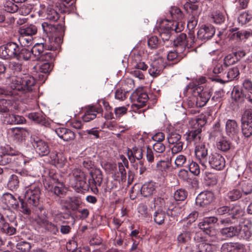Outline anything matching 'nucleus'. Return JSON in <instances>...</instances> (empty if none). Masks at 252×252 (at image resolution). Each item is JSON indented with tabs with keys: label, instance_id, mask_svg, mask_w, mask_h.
Instances as JSON below:
<instances>
[{
	"label": "nucleus",
	"instance_id": "nucleus-1",
	"mask_svg": "<svg viewBox=\"0 0 252 252\" xmlns=\"http://www.w3.org/2000/svg\"><path fill=\"white\" fill-rule=\"evenodd\" d=\"M24 185L26 187L25 199L32 208H38L41 212L43 207L40 203L41 189L37 183L27 182L24 180Z\"/></svg>",
	"mask_w": 252,
	"mask_h": 252
},
{
	"label": "nucleus",
	"instance_id": "nucleus-2",
	"mask_svg": "<svg viewBox=\"0 0 252 252\" xmlns=\"http://www.w3.org/2000/svg\"><path fill=\"white\" fill-rule=\"evenodd\" d=\"M184 28L181 22L165 19L162 20L159 24L158 32L163 41H168L174 32H181Z\"/></svg>",
	"mask_w": 252,
	"mask_h": 252
},
{
	"label": "nucleus",
	"instance_id": "nucleus-3",
	"mask_svg": "<svg viewBox=\"0 0 252 252\" xmlns=\"http://www.w3.org/2000/svg\"><path fill=\"white\" fill-rule=\"evenodd\" d=\"M61 40L59 38L53 41L52 38L44 40V42L36 43L32 48L31 52L32 61H38L45 50L55 51L60 48Z\"/></svg>",
	"mask_w": 252,
	"mask_h": 252
},
{
	"label": "nucleus",
	"instance_id": "nucleus-4",
	"mask_svg": "<svg viewBox=\"0 0 252 252\" xmlns=\"http://www.w3.org/2000/svg\"><path fill=\"white\" fill-rule=\"evenodd\" d=\"M35 84L34 78L29 74H24L12 79L10 87L24 93L32 91Z\"/></svg>",
	"mask_w": 252,
	"mask_h": 252
},
{
	"label": "nucleus",
	"instance_id": "nucleus-5",
	"mask_svg": "<svg viewBox=\"0 0 252 252\" xmlns=\"http://www.w3.org/2000/svg\"><path fill=\"white\" fill-rule=\"evenodd\" d=\"M70 217L74 219L70 214H67V216L65 217L63 213H60L55 216L54 218L55 222L49 221L46 218L41 217H39L36 220V222L46 232L51 235H57L59 233V227L57 223L58 221H62V219H68Z\"/></svg>",
	"mask_w": 252,
	"mask_h": 252
},
{
	"label": "nucleus",
	"instance_id": "nucleus-6",
	"mask_svg": "<svg viewBox=\"0 0 252 252\" xmlns=\"http://www.w3.org/2000/svg\"><path fill=\"white\" fill-rule=\"evenodd\" d=\"M187 89H193L194 95L196 98V105L197 107L204 106L209 100L211 97L210 89L204 88L203 86L196 85L193 83H190L187 87Z\"/></svg>",
	"mask_w": 252,
	"mask_h": 252
},
{
	"label": "nucleus",
	"instance_id": "nucleus-7",
	"mask_svg": "<svg viewBox=\"0 0 252 252\" xmlns=\"http://www.w3.org/2000/svg\"><path fill=\"white\" fill-rule=\"evenodd\" d=\"M73 181H71L70 185L78 192H84L90 189L89 179H87V175L80 169L75 168L72 170Z\"/></svg>",
	"mask_w": 252,
	"mask_h": 252
},
{
	"label": "nucleus",
	"instance_id": "nucleus-8",
	"mask_svg": "<svg viewBox=\"0 0 252 252\" xmlns=\"http://www.w3.org/2000/svg\"><path fill=\"white\" fill-rule=\"evenodd\" d=\"M189 34V37L187 38L186 33H181L174 39L173 45L177 49V52L186 54L189 52V48L192 47L195 42V36L191 33L190 31Z\"/></svg>",
	"mask_w": 252,
	"mask_h": 252
},
{
	"label": "nucleus",
	"instance_id": "nucleus-9",
	"mask_svg": "<svg viewBox=\"0 0 252 252\" xmlns=\"http://www.w3.org/2000/svg\"><path fill=\"white\" fill-rule=\"evenodd\" d=\"M41 26L43 32L46 35L45 40H48L50 38H52L54 41L55 38H59L61 40L60 45H61L63 42V39L60 35V32L63 28L62 25H52L47 22H43Z\"/></svg>",
	"mask_w": 252,
	"mask_h": 252
},
{
	"label": "nucleus",
	"instance_id": "nucleus-10",
	"mask_svg": "<svg viewBox=\"0 0 252 252\" xmlns=\"http://www.w3.org/2000/svg\"><path fill=\"white\" fill-rule=\"evenodd\" d=\"M168 143L174 146L171 152L175 154L181 152L183 149L184 142L181 141V135L175 130H169L166 136Z\"/></svg>",
	"mask_w": 252,
	"mask_h": 252
},
{
	"label": "nucleus",
	"instance_id": "nucleus-11",
	"mask_svg": "<svg viewBox=\"0 0 252 252\" xmlns=\"http://www.w3.org/2000/svg\"><path fill=\"white\" fill-rule=\"evenodd\" d=\"M218 220L216 217H209L204 219L198 224L199 227L207 235L212 238L213 241H215L216 232L214 228V224Z\"/></svg>",
	"mask_w": 252,
	"mask_h": 252
},
{
	"label": "nucleus",
	"instance_id": "nucleus-12",
	"mask_svg": "<svg viewBox=\"0 0 252 252\" xmlns=\"http://www.w3.org/2000/svg\"><path fill=\"white\" fill-rule=\"evenodd\" d=\"M19 47L14 42H9L0 46V57L3 59L16 58Z\"/></svg>",
	"mask_w": 252,
	"mask_h": 252
},
{
	"label": "nucleus",
	"instance_id": "nucleus-13",
	"mask_svg": "<svg viewBox=\"0 0 252 252\" xmlns=\"http://www.w3.org/2000/svg\"><path fill=\"white\" fill-rule=\"evenodd\" d=\"M31 142L36 153L40 156H46L50 154V148L47 142L37 136L32 135Z\"/></svg>",
	"mask_w": 252,
	"mask_h": 252
},
{
	"label": "nucleus",
	"instance_id": "nucleus-14",
	"mask_svg": "<svg viewBox=\"0 0 252 252\" xmlns=\"http://www.w3.org/2000/svg\"><path fill=\"white\" fill-rule=\"evenodd\" d=\"M89 179L91 190L95 194L98 193V187H100L103 180L102 172L98 168L93 169L90 172Z\"/></svg>",
	"mask_w": 252,
	"mask_h": 252
},
{
	"label": "nucleus",
	"instance_id": "nucleus-15",
	"mask_svg": "<svg viewBox=\"0 0 252 252\" xmlns=\"http://www.w3.org/2000/svg\"><path fill=\"white\" fill-rule=\"evenodd\" d=\"M229 215L230 216L231 220L230 219H224L220 220L222 224H230V223H235L240 220L241 217L244 214V211L240 205H236L230 207Z\"/></svg>",
	"mask_w": 252,
	"mask_h": 252
},
{
	"label": "nucleus",
	"instance_id": "nucleus-16",
	"mask_svg": "<svg viewBox=\"0 0 252 252\" xmlns=\"http://www.w3.org/2000/svg\"><path fill=\"white\" fill-rule=\"evenodd\" d=\"M242 65H238L236 67H233L230 68L226 75L227 80H223V79L225 78V74H222L219 76H212L210 78L213 81L224 84L238 77L240 74L239 69L242 68Z\"/></svg>",
	"mask_w": 252,
	"mask_h": 252
},
{
	"label": "nucleus",
	"instance_id": "nucleus-17",
	"mask_svg": "<svg viewBox=\"0 0 252 252\" xmlns=\"http://www.w3.org/2000/svg\"><path fill=\"white\" fill-rule=\"evenodd\" d=\"M225 165V159L221 155L214 153L209 156L207 161V167L209 165L212 168L220 170L224 167Z\"/></svg>",
	"mask_w": 252,
	"mask_h": 252
},
{
	"label": "nucleus",
	"instance_id": "nucleus-18",
	"mask_svg": "<svg viewBox=\"0 0 252 252\" xmlns=\"http://www.w3.org/2000/svg\"><path fill=\"white\" fill-rule=\"evenodd\" d=\"M196 158L198 162L205 169L207 168V161L209 158L208 148L204 143L196 145L194 149Z\"/></svg>",
	"mask_w": 252,
	"mask_h": 252
},
{
	"label": "nucleus",
	"instance_id": "nucleus-19",
	"mask_svg": "<svg viewBox=\"0 0 252 252\" xmlns=\"http://www.w3.org/2000/svg\"><path fill=\"white\" fill-rule=\"evenodd\" d=\"M242 131L246 137L252 135V110L245 111L242 123Z\"/></svg>",
	"mask_w": 252,
	"mask_h": 252
},
{
	"label": "nucleus",
	"instance_id": "nucleus-20",
	"mask_svg": "<svg viewBox=\"0 0 252 252\" xmlns=\"http://www.w3.org/2000/svg\"><path fill=\"white\" fill-rule=\"evenodd\" d=\"M215 33V29L212 25L201 26L197 32V37L198 40L205 42L210 39Z\"/></svg>",
	"mask_w": 252,
	"mask_h": 252
},
{
	"label": "nucleus",
	"instance_id": "nucleus-21",
	"mask_svg": "<svg viewBox=\"0 0 252 252\" xmlns=\"http://www.w3.org/2000/svg\"><path fill=\"white\" fill-rule=\"evenodd\" d=\"M214 199L213 193L211 191H206L200 193L196 198V204L201 207L210 204Z\"/></svg>",
	"mask_w": 252,
	"mask_h": 252
},
{
	"label": "nucleus",
	"instance_id": "nucleus-22",
	"mask_svg": "<svg viewBox=\"0 0 252 252\" xmlns=\"http://www.w3.org/2000/svg\"><path fill=\"white\" fill-rule=\"evenodd\" d=\"M165 66L163 59L158 58L151 64L149 72L151 75L156 77L162 72Z\"/></svg>",
	"mask_w": 252,
	"mask_h": 252
},
{
	"label": "nucleus",
	"instance_id": "nucleus-23",
	"mask_svg": "<svg viewBox=\"0 0 252 252\" xmlns=\"http://www.w3.org/2000/svg\"><path fill=\"white\" fill-rule=\"evenodd\" d=\"M1 201L8 208H12L13 209L19 208V201L11 193H4L1 197Z\"/></svg>",
	"mask_w": 252,
	"mask_h": 252
},
{
	"label": "nucleus",
	"instance_id": "nucleus-24",
	"mask_svg": "<svg viewBox=\"0 0 252 252\" xmlns=\"http://www.w3.org/2000/svg\"><path fill=\"white\" fill-rule=\"evenodd\" d=\"M55 132L58 136L64 141H72L75 138V134L70 129L61 127L56 129Z\"/></svg>",
	"mask_w": 252,
	"mask_h": 252
},
{
	"label": "nucleus",
	"instance_id": "nucleus-25",
	"mask_svg": "<svg viewBox=\"0 0 252 252\" xmlns=\"http://www.w3.org/2000/svg\"><path fill=\"white\" fill-rule=\"evenodd\" d=\"M102 109L101 107L96 106H89L85 114L82 117V119L85 122H89L94 120L96 117V113H101Z\"/></svg>",
	"mask_w": 252,
	"mask_h": 252
},
{
	"label": "nucleus",
	"instance_id": "nucleus-26",
	"mask_svg": "<svg viewBox=\"0 0 252 252\" xmlns=\"http://www.w3.org/2000/svg\"><path fill=\"white\" fill-rule=\"evenodd\" d=\"M238 187L241 191L243 196H247L252 193V182L250 181H243L239 183ZM246 202L250 201V198L248 196L244 198Z\"/></svg>",
	"mask_w": 252,
	"mask_h": 252
},
{
	"label": "nucleus",
	"instance_id": "nucleus-27",
	"mask_svg": "<svg viewBox=\"0 0 252 252\" xmlns=\"http://www.w3.org/2000/svg\"><path fill=\"white\" fill-rule=\"evenodd\" d=\"M156 183L149 181L144 183L141 188V193L145 197L153 195L156 192Z\"/></svg>",
	"mask_w": 252,
	"mask_h": 252
},
{
	"label": "nucleus",
	"instance_id": "nucleus-28",
	"mask_svg": "<svg viewBox=\"0 0 252 252\" xmlns=\"http://www.w3.org/2000/svg\"><path fill=\"white\" fill-rule=\"evenodd\" d=\"M225 130L227 134L231 137H234L239 132V128L235 120H228L225 124Z\"/></svg>",
	"mask_w": 252,
	"mask_h": 252
},
{
	"label": "nucleus",
	"instance_id": "nucleus-29",
	"mask_svg": "<svg viewBox=\"0 0 252 252\" xmlns=\"http://www.w3.org/2000/svg\"><path fill=\"white\" fill-rule=\"evenodd\" d=\"M220 235L225 239L236 236L238 234V226H226L220 230Z\"/></svg>",
	"mask_w": 252,
	"mask_h": 252
},
{
	"label": "nucleus",
	"instance_id": "nucleus-30",
	"mask_svg": "<svg viewBox=\"0 0 252 252\" xmlns=\"http://www.w3.org/2000/svg\"><path fill=\"white\" fill-rule=\"evenodd\" d=\"M244 245L239 243H225L221 247V252H238L243 250Z\"/></svg>",
	"mask_w": 252,
	"mask_h": 252
},
{
	"label": "nucleus",
	"instance_id": "nucleus-31",
	"mask_svg": "<svg viewBox=\"0 0 252 252\" xmlns=\"http://www.w3.org/2000/svg\"><path fill=\"white\" fill-rule=\"evenodd\" d=\"M201 132L202 129L201 128L190 131L189 133L186 134V140L189 143L193 142L194 145L197 144L200 140Z\"/></svg>",
	"mask_w": 252,
	"mask_h": 252
},
{
	"label": "nucleus",
	"instance_id": "nucleus-32",
	"mask_svg": "<svg viewBox=\"0 0 252 252\" xmlns=\"http://www.w3.org/2000/svg\"><path fill=\"white\" fill-rule=\"evenodd\" d=\"M13 223H8L5 220L0 226V232L7 236H11L16 234L17 230L16 227L13 226ZM15 226H17L16 222H14Z\"/></svg>",
	"mask_w": 252,
	"mask_h": 252
},
{
	"label": "nucleus",
	"instance_id": "nucleus-33",
	"mask_svg": "<svg viewBox=\"0 0 252 252\" xmlns=\"http://www.w3.org/2000/svg\"><path fill=\"white\" fill-rule=\"evenodd\" d=\"M133 96L136 97V103H135V105L138 108H141L144 106L149 99L148 94L146 93L141 92V91H138L134 92L133 94Z\"/></svg>",
	"mask_w": 252,
	"mask_h": 252
},
{
	"label": "nucleus",
	"instance_id": "nucleus-34",
	"mask_svg": "<svg viewBox=\"0 0 252 252\" xmlns=\"http://www.w3.org/2000/svg\"><path fill=\"white\" fill-rule=\"evenodd\" d=\"M243 197L241 190L237 187L229 190L225 194V200L235 201Z\"/></svg>",
	"mask_w": 252,
	"mask_h": 252
},
{
	"label": "nucleus",
	"instance_id": "nucleus-35",
	"mask_svg": "<svg viewBox=\"0 0 252 252\" xmlns=\"http://www.w3.org/2000/svg\"><path fill=\"white\" fill-rule=\"evenodd\" d=\"M131 63L133 68L135 69L145 71L148 68L147 65L144 62L141 61V56L139 54H134L132 56Z\"/></svg>",
	"mask_w": 252,
	"mask_h": 252
},
{
	"label": "nucleus",
	"instance_id": "nucleus-36",
	"mask_svg": "<svg viewBox=\"0 0 252 252\" xmlns=\"http://www.w3.org/2000/svg\"><path fill=\"white\" fill-rule=\"evenodd\" d=\"M19 202H20V206H19L20 211L25 215L28 216H30L34 210L36 211L38 208H32V206L27 202L25 199H23L19 197Z\"/></svg>",
	"mask_w": 252,
	"mask_h": 252
},
{
	"label": "nucleus",
	"instance_id": "nucleus-37",
	"mask_svg": "<svg viewBox=\"0 0 252 252\" xmlns=\"http://www.w3.org/2000/svg\"><path fill=\"white\" fill-rule=\"evenodd\" d=\"M26 119L23 116L14 114L6 115L4 118V122L9 125H18L23 124Z\"/></svg>",
	"mask_w": 252,
	"mask_h": 252
},
{
	"label": "nucleus",
	"instance_id": "nucleus-38",
	"mask_svg": "<svg viewBox=\"0 0 252 252\" xmlns=\"http://www.w3.org/2000/svg\"><path fill=\"white\" fill-rule=\"evenodd\" d=\"M37 29L35 26L31 25H25L19 28L18 33L20 35L33 36L37 33Z\"/></svg>",
	"mask_w": 252,
	"mask_h": 252
},
{
	"label": "nucleus",
	"instance_id": "nucleus-39",
	"mask_svg": "<svg viewBox=\"0 0 252 252\" xmlns=\"http://www.w3.org/2000/svg\"><path fill=\"white\" fill-rule=\"evenodd\" d=\"M128 159L131 162H134L135 159L140 160L143 158V150L141 148L136 147L132 148L127 151Z\"/></svg>",
	"mask_w": 252,
	"mask_h": 252
},
{
	"label": "nucleus",
	"instance_id": "nucleus-40",
	"mask_svg": "<svg viewBox=\"0 0 252 252\" xmlns=\"http://www.w3.org/2000/svg\"><path fill=\"white\" fill-rule=\"evenodd\" d=\"M19 51L16 55V59L18 60L28 61L32 59L31 50L26 48L25 47H19Z\"/></svg>",
	"mask_w": 252,
	"mask_h": 252
},
{
	"label": "nucleus",
	"instance_id": "nucleus-41",
	"mask_svg": "<svg viewBox=\"0 0 252 252\" xmlns=\"http://www.w3.org/2000/svg\"><path fill=\"white\" fill-rule=\"evenodd\" d=\"M45 16L47 20L52 22H56L60 18V14L57 9L53 6H49L45 11Z\"/></svg>",
	"mask_w": 252,
	"mask_h": 252
},
{
	"label": "nucleus",
	"instance_id": "nucleus-42",
	"mask_svg": "<svg viewBox=\"0 0 252 252\" xmlns=\"http://www.w3.org/2000/svg\"><path fill=\"white\" fill-rule=\"evenodd\" d=\"M186 55V53L177 52V49L176 48L174 51H170L168 52L167 59L168 61L174 62V63H177Z\"/></svg>",
	"mask_w": 252,
	"mask_h": 252
},
{
	"label": "nucleus",
	"instance_id": "nucleus-43",
	"mask_svg": "<svg viewBox=\"0 0 252 252\" xmlns=\"http://www.w3.org/2000/svg\"><path fill=\"white\" fill-rule=\"evenodd\" d=\"M14 154L15 155L11 156V164L15 166H21L22 164H25L26 161L23 155L16 151Z\"/></svg>",
	"mask_w": 252,
	"mask_h": 252
},
{
	"label": "nucleus",
	"instance_id": "nucleus-44",
	"mask_svg": "<svg viewBox=\"0 0 252 252\" xmlns=\"http://www.w3.org/2000/svg\"><path fill=\"white\" fill-rule=\"evenodd\" d=\"M237 236L241 239L248 240L252 236L250 227L246 224L241 226H238Z\"/></svg>",
	"mask_w": 252,
	"mask_h": 252
},
{
	"label": "nucleus",
	"instance_id": "nucleus-45",
	"mask_svg": "<svg viewBox=\"0 0 252 252\" xmlns=\"http://www.w3.org/2000/svg\"><path fill=\"white\" fill-rule=\"evenodd\" d=\"M29 119L36 124L43 125L46 123V120L43 114L40 112H31L28 115Z\"/></svg>",
	"mask_w": 252,
	"mask_h": 252
},
{
	"label": "nucleus",
	"instance_id": "nucleus-46",
	"mask_svg": "<svg viewBox=\"0 0 252 252\" xmlns=\"http://www.w3.org/2000/svg\"><path fill=\"white\" fill-rule=\"evenodd\" d=\"M31 130L27 128L18 127L9 128L8 130V133L14 137L22 135L26 136L27 134L29 135L31 133Z\"/></svg>",
	"mask_w": 252,
	"mask_h": 252
},
{
	"label": "nucleus",
	"instance_id": "nucleus-47",
	"mask_svg": "<svg viewBox=\"0 0 252 252\" xmlns=\"http://www.w3.org/2000/svg\"><path fill=\"white\" fill-rule=\"evenodd\" d=\"M165 217L166 213L161 209H158L153 214L154 220L158 225L164 223Z\"/></svg>",
	"mask_w": 252,
	"mask_h": 252
},
{
	"label": "nucleus",
	"instance_id": "nucleus-48",
	"mask_svg": "<svg viewBox=\"0 0 252 252\" xmlns=\"http://www.w3.org/2000/svg\"><path fill=\"white\" fill-rule=\"evenodd\" d=\"M183 227L184 230L177 237V241L180 244H186L191 238V232L188 230L187 227H186L185 225H184Z\"/></svg>",
	"mask_w": 252,
	"mask_h": 252
},
{
	"label": "nucleus",
	"instance_id": "nucleus-49",
	"mask_svg": "<svg viewBox=\"0 0 252 252\" xmlns=\"http://www.w3.org/2000/svg\"><path fill=\"white\" fill-rule=\"evenodd\" d=\"M170 205L167 206L168 207V211L167 214L168 216H176L178 214H180L183 209L179 206H174L173 203L172 201H169Z\"/></svg>",
	"mask_w": 252,
	"mask_h": 252
},
{
	"label": "nucleus",
	"instance_id": "nucleus-50",
	"mask_svg": "<svg viewBox=\"0 0 252 252\" xmlns=\"http://www.w3.org/2000/svg\"><path fill=\"white\" fill-rule=\"evenodd\" d=\"M252 20V12L249 11L243 12L238 17V23L241 25H244Z\"/></svg>",
	"mask_w": 252,
	"mask_h": 252
},
{
	"label": "nucleus",
	"instance_id": "nucleus-51",
	"mask_svg": "<svg viewBox=\"0 0 252 252\" xmlns=\"http://www.w3.org/2000/svg\"><path fill=\"white\" fill-rule=\"evenodd\" d=\"M50 189L56 195L60 197H63L66 194V189L63 184L61 183H59L54 187H52Z\"/></svg>",
	"mask_w": 252,
	"mask_h": 252
},
{
	"label": "nucleus",
	"instance_id": "nucleus-52",
	"mask_svg": "<svg viewBox=\"0 0 252 252\" xmlns=\"http://www.w3.org/2000/svg\"><path fill=\"white\" fill-rule=\"evenodd\" d=\"M184 7L186 11L192 15H196L198 10V5L195 2H192L189 1H187L184 5Z\"/></svg>",
	"mask_w": 252,
	"mask_h": 252
},
{
	"label": "nucleus",
	"instance_id": "nucleus-53",
	"mask_svg": "<svg viewBox=\"0 0 252 252\" xmlns=\"http://www.w3.org/2000/svg\"><path fill=\"white\" fill-rule=\"evenodd\" d=\"M12 105V102L9 99H0V114L7 113Z\"/></svg>",
	"mask_w": 252,
	"mask_h": 252
},
{
	"label": "nucleus",
	"instance_id": "nucleus-54",
	"mask_svg": "<svg viewBox=\"0 0 252 252\" xmlns=\"http://www.w3.org/2000/svg\"><path fill=\"white\" fill-rule=\"evenodd\" d=\"M19 178L16 175H12L8 182L7 187L11 190L18 189L19 185Z\"/></svg>",
	"mask_w": 252,
	"mask_h": 252
},
{
	"label": "nucleus",
	"instance_id": "nucleus-55",
	"mask_svg": "<svg viewBox=\"0 0 252 252\" xmlns=\"http://www.w3.org/2000/svg\"><path fill=\"white\" fill-rule=\"evenodd\" d=\"M18 41L21 46L26 47L31 45L33 43V37L32 36L19 35Z\"/></svg>",
	"mask_w": 252,
	"mask_h": 252
},
{
	"label": "nucleus",
	"instance_id": "nucleus-56",
	"mask_svg": "<svg viewBox=\"0 0 252 252\" xmlns=\"http://www.w3.org/2000/svg\"><path fill=\"white\" fill-rule=\"evenodd\" d=\"M82 203L80 198L76 197H71L69 201V206L72 211H77Z\"/></svg>",
	"mask_w": 252,
	"mask_h": 252
},
{
	"label": "nucleus",
	"instance_id": "nucleus-57",
	"mask_svg": "<svg viewBox=\"0 0 252 252\" xmlns=\"http://www.w3.org/2000/svg\"><path fill=\"white\" fill-rule=\"evenodd\" d=\"M244 94L238 88L234 87L232 92V97L235 101L242 102L244 100Z\"/></svg>",
	"mask_w": 252,
	"mask_h": 252
},
{
	"label": "nucleus",
	"instance_id": "nucleus-58",
	"mask_svg": "<svg viewBox=\"0 0 252 252\" xmlns=\"http://www.w3.org/2000/svg\"><path fill=\"white\" fill-rule=\"evenodd\" d=\"M170 14L173 19L172 21L181 20L183 17L182 12L180 8L177 7H172L170 11Z\"/></svg>",
	"mask_w": 252,
	"mask_h": 252
},
{
	"label": "nucleus",
	"instance_id": "nucleus-59",
	"mask_svg": "<svg viewBox=\"0 0 252 252\" xmlns=\"http://www.w3.org/2000/svg\"><path fill=\"white\" fill-rule=\"evenodd\" d=\"M188 192L184 189H177L174 194V198L176 201H183L187 197Z\"/></svg>",
	"mask_w": 252,
	"mask_h": 252
},
{
	"label": "nucleus",
	"instance_id": "nucleus-60",
	"mask_svg": "<svg viewBox=\"0 0 252 252\" xmlns=\"http://www.w3.org/2000/svg\"><path fill=\"white\" fill-rule=\"evenodd\" d=\"M217 145L218 149L223 152H227L230 148V142L224 138L220 139Z\"/></svg>",
	"mask_w": 252,
	"mask_h": 252
},
{
	"label": "nucleus",
	"instance_id": "nucleus-61",
	"mask_svg": "<svg viewBox=\"0 0 252 252\" xmlns=\"http://www.w3.org/2000/svg\"><path fill=\"white\" fill-rule=\"evenodd\" d=\"M53 68V64L50 62H43L38 66V71L40 73L47 74L49 73Z\"/></svg>",
	"mask_w": 252,
	"mask_h": 252
},
{
	"label": "nucleus",
	"instance_id": "nucleus-62",
	"mask_svg": "<svg viewBox=\"0 0 252 252\" xmlns=\"http://www.w3.org/2000/svg\"><path fill=\"white\" fill-rule=\"evenodd\" d=\"M49 51L45 50L39 60L45 61V62H50L52 63V62L56 56V53L55 52H49Z\"/></svg>",
	"mask_w": 252,
	"mask_h": 252
},
{
	"label": "nucleus",
	"instance_id": "nucleus-63",
	"mask_svg": "<svg viewBox=\"0 0 252 252\" xmlns=\"http://www.w3.org/2000/svg\"><path fill=\"white\" fill-rule=\"evenodd\" d=\"M16 249L21 252H29L31 249V245L26 241H20L16 245Z\"/></svg>",
	"mask_w": 252,
	"mask_h": 252
},
{
	"label": "nucleus",
	"instance_id": "nucleus-64",
	"mask_svg": "<svg viewBox=\"0 0 252 252\" xmlns=\"http://www.w3.org/2000/svg\"><path fill=\"white\" fill-rule=\"evenodd\" d=\"M59 3L60 10L61 12H66L68 11V8L73 4V0H60Z\"/></svg>",
	"mask_w": 252,
	"mask_h": 252
}]
</instances>
